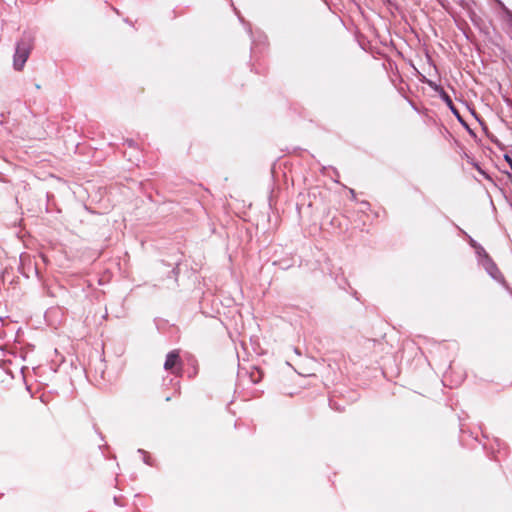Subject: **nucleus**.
<instances>
[{
  "label": "nucleus",
  "mask_w": 512,
  "mask_h": 512,
  "mask_svg": "<svg viewBox=\"0 0 512 512\" xmlns=\"http://www.w3.org/2000/svg\"><path fill=\"white\" fill-rule=\"evenodd\" d=\"M33 46V39L29 35H24L16 45V50L13 58V66L16 70L23 69Z\"/></svg>",
  "instance_id": "f257e3e1"
},
{
  "label": "nucleus",
  "mask_w": 512,
  "mask_h": 512,
  "mask_svg": "<svg viewBox=\"0 0 512 512\" xmlns=\"http://www.w3.org/2000/svg\"><path fill=\"white\" fill-rule=\"evenodd\" d=\"M179 360V354L177 351H171L168 353L166 357V361L164 363V368L166 370H171L173 367H175Z\"/></svg>",
  "instance_id": "f03ea898"
},
{
  "label": "nucleus",
  "mask_w": 512,
  "mask_h": 512,
  "mask_svg": "<svg viewBox=\"0 0 512 512\" xmlns=\"http://www.w3.org/2000/svg\"><path fill=\"white\" fill-rule=\"evenodd\" d=\"M485 268L486 270L488 271V273L495 279L498 278V270L497 268L495 267V265L493 263H491L489 260L486 261L485 263Z\"/></svg>",
  "instance_id": "7ed1b4c3"
}]
</instances>
